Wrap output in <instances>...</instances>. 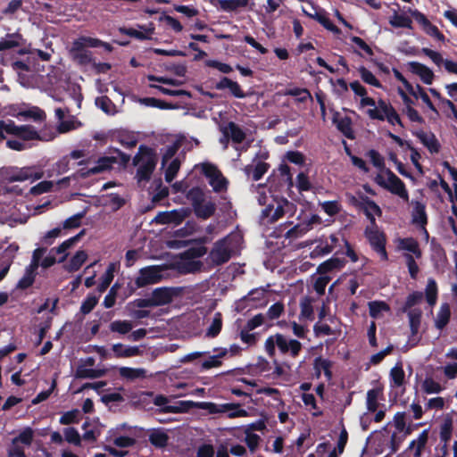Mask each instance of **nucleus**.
Returning <instances> with one entry per match:
<instances>
[{
	"label": "nucleus",
	"mask_w": 457,
	"mask_h": 457,
	"mask_svg": "<svg viewBox=\"0 0 457 457\" xmlns=\"http://www.w3.org/2000/svg\"><path fill=\"white\" fill-rule=\"evenodd\" d=\"M215 89L224 90L228 89L231 96L236 98H245L246 95L243 91L241 86L228 77H222L220 81L215 84Z\"/></svg>",
	"instance_id": "nucleus-18"
},
{
	"label": "nucleus",
	"mask_w": 457,
	"mask_h": 457,
	"mask_svg": "<svg viewBox=\"0 0 457 457\" xmlns=\"http://www.w3.org/2000/svg\"><path fill=\"white\" fill-rule=\"evenodd\" d=\"M100 45L99 39L90 37H79L72 42L70 54L78 64L87 65L91 63L92 53L87 47H97Z\"/></svg>",
	"instance_id": "nucleus-3"
},
{
	"label": "nucleus",
	"mask_w": 457,
	"mask_h": 457,
	"mask_svg": "<svg viewBox=\"0 0 457 457\" xmlns=\"http://www.w3.org/2000/svg\"><path fill=\"white\" fill-rule=\"evenodd\" d=\"M19 46V41L15 34H7L4 38L0 40V52L12 49Z\"/></svg>",
	"instance_id": "nucleus-64"
},
{
	"label": "nucleus",
	"mask_w": 457,
	"mask_h": 457,
	"mask_svg": "<svg viewBox=\"0 0 457 457\" xmlns=\"http://www.w3.org/2000/svg\"><path fill=\"white\" fill-rule=\"evenodd\" d=\"M415 136L420 142L428 149L431 154H437L440 151L441 145L432 132L426 133L423 130L417 131Z\"/></svg>",
	"instance_id": "nucleus-21"
},
{
	"label": "nucleus",
	"mask_w": 457,
	"mask_h": 457,
	"mask_svg": "<svg viewBox=\"0 0 457 457\" xmlns=\"http://www.w3.org/2000/svg\"><path fill=\"white\" fill-rule=\"evenodd\" d=\"M348 199L351 205L365 214L371 225L377 223L375 216H382V210L379 205L364 194L359 192L358 196L350 195Z\"/></svg>",
	"instance_id": "nucleus-4"
},
{
	"label": "nucleus",
	"mask_w": 457,
	"mask_h": 457,
	"mask_svg": "<svg viewBox=\"0 0 457 457\" xmlns=\"http://www.w3.org/2000/svg\"><path fill=\"white\" fill-rule=\"evenodd\" d=\"M438 287L436 281L430 278L428 279V283L425 289V296L428 303L430 306H434L437 301Z\"/></svg>",
	"instance_id": "nucleus-43"
},
{
	"label": "nucleus",
	"mask_w": 457,
	"mask_h": 457,
	"mask_svg": "<svg viewBox=\"0 0 457 457\" xmlns=\"http://www.w3.org/2000/svg\"><path fill=\"white\" fill-rule=\"evenodd\" d=\"M380 395H382V388L380 387H374L367 392L366 406L369 411H377L379 405L378 397Z\"/></svg>",
	"instance_id": "nucleus-40"
},
{
	"label": "nucleus",
	"mask_w": 457,
	"mask_h": 457,
	"mask_svg": "<svg viewBox=\"0 0 457 457\" xmlns=\"http://www.w3.org/2000/svg\"><path fill=\"white\" fill-rule=\"evenodd\" d=\"M351 89L354 92L356 96L361 97V106H375V100L371 97L367 96L366 88L358 81H353L349 84Z\"/></svg>",
	"instance_id": "nucleus-27"
},
{
	"label": "nucleus",
	"mask_w": 457,
	"mask_h": 457,
	"mask_svg": "<svg viewBox=\"0 0 457 457\" xmlns=\"http://www.w3.org/2000/svg\"><path fill=\"white\" fill-rule=\"evenodd\" d=\"M270 169V164L264 162H258L255 166L246 165L245 172L247 176L252 175L253 180H260Z\"/></svg>",
	"instance_id": "nucleus-29"
},
{
	"label": "nucleus",
	"mask_w": 457,
	"mask_h": 457,
	"mask_svg": "<svg viewBox=\"0 0 457 457\" xmlns=\"http://www.w3.org/2000/svg\"><path fill=\"white\" fill-rule=\"evenodd\" d=\"M148 440L154 447L164 448L168 445L169 436L164 431L154 429L150 433Z\"/></svg>",
	"instance_id": "nucleus-41"
},
{
	"label": "nucleus",
	"mask_w": 457,
	"mask_h": 457,
	"mask_svg": "<svg viewBox=\"0 0 457 457\" xmlns=\"http://www.w3.org/2000/svg\"><path fill=\"white\" fill-rule=\"evenodd\" d=\"M358 71L363 82L371 85L377 88H382L383 86L381 82L366 67H359Z\"/></svg>",
	"instance_id": "nucleus-49"
},
{
	"label": "nucleus",
	"mask_w": 457,
	"mask_h": 457,
	"mask_svg": "<svg viewBox=\"0 0 457 457\" xmlns=\"http://www.w3.org/2000/svg\"><path fill=\"white\" fill-rule=\"evenodd\" d=\"M87 259V253L83 251H78L70 260L65 269L69 272H75L79 270Z\"/></svg>",
	"instance_id": "nucleus-37"
},
{
	"label": "nucleus",
	"mask_w": 457,
	"mask_h": 457,
	"mask_svg": "<svg viewBox=\"0 0 457 457\" xmlns=\"http://www.w3.org/2000/svg\"><path fill=\"white\" fill-rule=\"evenodd\" d=\"M313 299L310 296H304L300 303V320H314V312L312 307Z\"/></svg>",
	"instance_id": "nucleus-39"
},
{
	"label": "nucleus",
	"mask_w": 457,
	"mask_h": 457,
	"mask_svg": "<svg viewBox=\"0 0 457 457\" xmlns=\"http://www.w3.org/2000/svg\"><path fill=\"white\" fill-rule=\"evenodd\" d=\"M36 275L37 270L33 269V266H27L24 275L16 285V288L20 290H26L30 287L35 282Z\"/></svg>",
	"instance_id": "nucleus-35"
},
{
	"label": "nucleus",
	"mask_w": 457,
	"mask_h": 457,
	"mask_svg": "<svg viewBox=\"0 0 457 457\" xmlns=\"http://www.w3.org/2000/svg\"><path fill=\"white\" fill-rule=\"evenodd\" d=\"M368 305L370 316L373 319L379 318L382 312L390 311V306L384 301H371Z\"/></svg>",
	"instance_id": "nucleus-46"
},
{
	"label": "nucleus",
	"mask_w": 457,
	"mask_h": 457,
	"mask_svg": "<svg viewBox=\"0 0 457 457\" xmlns=\"http://www.w3.org/2000/svg\"><path fill=\"white\" fill-rule=\"evenodd\" d=\"M177 294V289L174 287H157L153 290L151 299L154 307L165 305L171 303Z\"/></svg>",
	"instance_id": "nucleus-15"
},
{
	"label": "nucleus",
	"mask_w": 457,
	"mask_h": 457,
	"mask_svg": "<svg viewBox=\"0 0 457 457\" xmlns=\"http://www.w3.org/2000/svg\"><path fill=\"white\" fill-rule=\"evenodd\" d=\"M295 205L287 199L278 204L276 209L272 204H268L262 212L261 219L267 224H273L282 218L287 212L294 213Z\"/></svg>",
	"instance_id": "nucleus-8"
},
{
	"label": "nucleus",
	"mask_w": 457,
	"mask_h": 457,
	"mask_svg": "<svg viewBox=\"0 0 457 457\" xmlns=\"http://www.w3.org/2000/svg\"><path fill=\"white\" fill-rule=\"evenodd\" d=\"M195 408L207 411L211 414L234 411L228 414L229 418L246 417L248 414L245 410L240 408L238 403H224L218 405L212 402H194L190 400L178 401L173 405L164 406L162 409H159L158 412L174 414L187 413Z\"/></svg>",
	"instance_id": "nucleus-1"
},
{
	"label": "nucleus",
	"mask_w": 457,
	"mask_h": 457,
	"mask_svg": "<svg viewBox=\"0 0 457 457\" xmlns=\"http://www.w3.org/2000/svg\"><path fill=\"white\" fill-rule=\"evenodd\" d=\"M109 328L112 332H116L120 335H126L131 331L133 326L131 321L129 320H118L111 322Z\"/></svg>",
	"instance_id": "nucleus-50"
},
{
	"label": "nucleus",
	"mask_w": 457,
	"mask_h": 457,
	"mask_svg": "<svg viewBox=\"0 0 457 457\" xmlns=\"http://www.w3.org/2000/svg\"><path fill=\"white\" fill-rule=\"evenodd\" d=\"M277 346L281 353L286 354L289 353L293 358L297 357L302 350V344L298 340H287V337L280 333H277Z\"/></svg>",
	"instance_id": "nucleus-14"
},
{
	"label": "nucleus",
	"mask_w": 457,
	"mask_h": 457,
	"mask_svg": "<svg viewBox=\"0 0 457 457\" xmlns=\"http://www.w3.org/2000/svg\"><path fill=\"white\" fill-rule=\"evenodd\" d=\"M80 420V412L78 409H73L71 411L64 412L59 422L62 425H71V424H78Z\"/></svg>",
	"instance_id": "nucleus-57"
},
{
	"label": "nucleus",
	"mask_w": 457,
	"mask_h": 457,
	"mask_svg": "<svg viewBox=\"0 0 457 457\" xmlns=\"http://www.w3.org/2000/svg\"><path fill=\"white\" fill-rule=\"evenodd\" d=\"M158 20L161 22H164L168 27L171 28L177 33L181 32L183 29V26L177 19L165 13H162Z\"/></svg>",
	"instance_id": "nucleus-62"
},
{
	"label": "nucleus",
	"mask_w": 457,
	"mask_h": 457,
	"mask_svg": "<svg viewBox=\"0 0 457 457\" xmlns=\"http://www.w3.org/2000/svg\"><path fill=\"white\" fill-rule=\"evenodd\" d=\"M372 107V109L367 111V114L371 120H384V115L393 108L390 103L383 99H378V102L375 101V106Z\"/></svg>",
	"instance_id": "nucleus-22"
},
{
	"label": "nucleus",
	"mask_w": 457,
	"mask_h": 457,
	"mask_svg": "<svg viewBox=\"0 0 457 457\" xmlns=\"http://www.w3.org/2000/svg\"><path fill=\"white\" fill-rule=\"evenodd\" d=\"M54 113L56 119L59 120V124L57 127V130L59 133H67L76 129L74 116H71V118L67 120H63L65 115L70 113V109L68 107H58L54 110Z\"/></svg>",
	"instance_id": "nucleus-17"
},
{
	"label": "nucleus",
	"mask_w": 457,
	"mask_h": 457,
	"mask_svg": "<svg viewBox=\"0 0 457 457\" xmlns=\"http://www.w3.org/2000/svg\"><path fill=\"white\" fill-rule=\"evenodd\" d=\"M305 3L307 4V6H303V12L306 16L316 20L326 29L335 34L341 33L340 29L330 21V19L328 17L327 12L323 9L315 6L314 2Z\"/></svg>",
	"instance_id": "nucleus-9"
},
{
	"label": "nucleus",
	"mask_w": 457,
	"mask_h": 457,
	"mask_svg": "<svg viewBox=\"0 0 457 457\" xmlns=\"http://www.w3.org/2000/svg\"><path fill=\"white\" fill-rule=\"evenodd\" d=\"M0 175L9 182L37 180L43 177L42 171H37L34 167H5L0 170Z\"/></svg>",
	"instance_id": "nucleus-7"
},
{
	"label": "nucleus",
	"mask_w": 457,
	"mask_h": 457,
	"mask_svg": "<svg viewBox=\"0 0 457 457\" xmlns=\"http://www.w3.org/2000/svg\"><path fill=\"white\" fill-rule=\"evenodd\" d=\"M223 133L226 137L229 136L231 140L236 144H241L245 138L244 130L233 121L228 122Z\"/></svg>",
	"instance_id": "nucleus-30"
},
{
	"label": "nucleus",
	"mask_w": 457,
	"mask_h": 457,
	"mask_svg": "<svg viewBox=\"0 0 457 457\" xmlns=\"http://www.w3.org/2000/svg\"><path fill=\"white\" fill-rule=\"evenodd\" d=\"M157 154L150 146L140 145L138 151L132 159V165L137 166L135 179L137 182L150 180L157 164Z\"/></svg>",
	"instance_id": "nucleus-2"
},
{
	"label": "nucleus",
	"mask_w": 457,
	"mask_h": 457,
	"mask_svg": "<svg viewBox=\"0 0 457 457\" xmlns=\"http://www.w3.org/2000/svg\"><path fill=\"white\" fill-rule=\"evenodd\" d=\"M99 301V296L95 294H88L83 300L80 306V312L84 315L90 313Z\"/></svg>",
	"instance_id": "nucleus-54"
},
{
	"label": "nucleus",
	"mask_w": 457,
	"mask_h": 457,
	"mask_svg": "<svg viewBox=\"0 0 457 457\" xmlns=\"http://www.w3.org/2000/svg\"><path fill=\"white\" fill-rule=\"evenodd\" d=\"M407 66L408 70L411 73L418 75L423 83L427 85L432 84L435 75L428 66L415 61L409 62Z\"/></svg>",
	"instance_id": "nucleus-16"
},
{
	"label": "nucleus",
	"mask_w": 457,
	"mask_h": 457,
	"mask_svg": "<svg viewBox=\"0 0 457 457\" xmlns=\"http://www.w3.org/2000/svg\"><path fill=\"white\" fill-rule=\"evenodd\" d=\"M201 173L208 179L215 193H222L228 190V180L215 164L203 162L201 164Z\"/></svg>",
	"instance_id": "nucleus-6"
},
{
	"label": "nucleus",
	"mask_w": 457,
	"mask_h": 457,
	"mask_svg": "<svg viewBox=\"0 0 457 457\" xmlns=\"http://www.w3.org/2000/svg\"><path fill=\"white\" fill-rule=\"evenodd\" d=\"M406 312H407L408 318H409V325H410L411 335L415 336L418 334L420 327L422 312L420 309L415 308V309L410 310Z\"/></svg>",
	"instance_id": "nucleus-42"
},
{
	"label": "nucleus",
	"mask_w": 457,
	"mask_h": 457,
	"mask_svg": "<svg viewBox=\"0 0 457 457\" xmlns=\"http://www.w3.org/2000/svg\"><path fill=\"white\" fill-rule=\"evenodd\" d=\"M364 236L371 249L380 256V259L385 262L388 261V253L386 249V236L385 232L379 230L377 224H370L365 228Z\"/></svg>",
	"instance_id": "nucleus-5"
},
{
	"label": "nucleus",
	"mask_w": 457,
	"mask_h": 457,
	"mask_svg": "<svg viewBox=\"0 0 457 457\" xmlns=\"http://www.w3.org/2000/svg\"><path fill=\"white\" fill-rule=\"evenodd\" d=\"M112 350L117 358H128L140 354V350L137 346L125 347L121 343L114 344Z\"/></svg>",
	"instance_id": "nucleus-32"
},
{
	"label": "nucleus",
	"mask_w": 457,
	"mask_h": 457,
	"mask_svg": "<svg viewBox=\"0 0 457 457\" xmlns=\"http://www.w3.org/2000/svg\"><path fill=\"white\" fill-rule=\"evenodd\" d=\"M411 221L413 224L420 226L422 229H424L425 234L427 237H428V233L425 228V226L428 223V216L426 212V207L425 205L416 201L413 203V210L411 212Z\"/></svg>",
	"instance_id": "nucleus-19"
},
{
	"label": "nucleus",
	"mask_w": 457,
	"mask_h": 457,
	"mask_svg": "<svg viewBox=\"0 0 457 457\" xmlns=\"http://www.w3.org/2000/svg\"><path fill=\"white\" fill-rule=\"evenodd\" d=\"M180 167L179 159H173L165 170L164 178L166 182L170 183L176 178Z\"/></svg>",
	"instance_id": "nucleus-63"
},
{
	"label": "nucleus",
	"mask_w": 457,
	"mask_h": 457,
	"mask_svg": "<svg viewBox=\"0 0 457 457\" xmlns=\"http://www.w3.org/2000/svg\"><path fill=\"white\" fill-rule=\"evenodd\" d=\"M65 440L72 444L74 445H81V437L78 430L73 427H69L64 428L63 430Z\"/></svg>",
	"instance_id": "nucleus-61"
},
{
	"label": "nucleus",
	"mask_w": 457,
	"mask_h": 457,
	"mask_svg": "<svg viewBox=\"0 0 457 457\" xmlns=\"http://www.w3.org/2000/svg\"><path fill=\"white\" fill-rule=\"evenodd\" d=\"M423 299V293L420 291H413L410 294L402 308L403 312L412 310V307L421 303Z\"/></svg>",
	"instance_id": "nucleus-53"
},
{
	"label": "nucleus",
	"mask_w": 457,
	"mask_h": 457,
	"mask_svg": "<svg viewBox=\"0 0 457 457\" xmlns=\"http://www.w3.org/2000/svg\"><path fill=\"white\" fill-rule=\"evenodd\" d=\"M451 319V308L449 303H444L441 304L437 312L436 319L435 320V326L437 329L442 330L446 327Z\"/></svg>",
	"instance_id": "nucleus-31"
},
{
	"label": "nucleus",
	"mask_w": 457,
	"mask_h": 457,
	"mask_svg": "<svg viewBox=\"0 0 457 457\" xmlns=\"http://www.w3.org/2000/svg\"><path fill=\"white\" fill-rule=\"evenodd\" d=\"M187 197L191 202L193 208H195V206H198L201 203L204 202V193L198 187L191 188L188 191Z\"/></svg>",
	"instance_id": "nucleus-58"
},
{
	"label": "nucleus",
	"mask_w": 457,
	"mask_h": 457,
	"mask_svg": "<svg viewBox=\"0 0 457 457\" xmlns=\"http://www.w3.org/2000/svg\"><path fill=\"white\" fill-rule=\"evenodd\" d=\"M187 211L185 209L172 210L170 212H160L154 217V221L157 224H175L179 225L187 217Z\"/></svg>",
	"instance_id": "nucleus-13"
},
{
	"label": "nucleus",
	"mask_w": 457,
	"mask_h": 457,
	"mask_svg": "<svg viewBox=\"0 0 457 457\" xmlns=\"http://www.w3.org/2000/svg\"><path fill=\"white\" fill-rule=\"evenodd\" d=\"M414 97L416 99L420 98L429 110H431L433 112H435L437 115L439 114L437 109L432 103V101L429 98L428 95L427 94L426 90L419 84H417L416 96H414Z\"/></svg>",
	"instance_id": "nucleus-59"
},
{
	"label": "nucleus",
	"mask_w": 457,
	"mask_h": 457,
	"mask_svg": "<svg viewBox=\"0 0 457 457\" xmlns=\"http://www.w3.org/2000/svg\"><path fill=\"white\" fill-rule=\"evenodd\" d=\"M295 186L300 193L311 191L312 189V185L309 179V177L304 172H300L296 176Z\"/></svg>",
	"instance_id": "nucleus-60"
},
{
	"label": "nucleus",
	"mask_w": 457,
	"mask_h": 457,
	"mask_svg": "<svg viewBox=\"0 0 457 457\" xmlns=\"http://www.w3.org/2000/svg\"><path fill=\"white\" fill-rule=\"evenodd\" d=\"M162 280L161 269L158 266H148L139 270L138 277L135 279L137 288L158 283Z\"/></svg>",
	"instance_id": "nucleus-10"
},
{
	"label": "nucleus",
	"mask_w": 457,
	"mask_h": 457,
	"mask_svg": "<svg viewBox=\"0 0 457 457\" xmlns=\"http://www.w3.org/2000/svg\"><path fill=\"white\" fill-rule=\"evenodd\" d=\"M387 176V187L386 189L390 193L398 195L405 202L409 201V193L406 189L405 184L391 170L386 169L385 171Z\"/></svg>",
	"instance_id": "nucleus-11"
},
{
	"label": "nucleus",
	"mask_w": 457,
	"mask_h": 457,
	"mask_svg": "<svg viewBox=\"0 0 457 457\" xmlns=\"http://www.w3.org/2000/svg\"><path fill=\"white\" fill-rule=\"evenodd\" d=\"M86 234V229H82L80 232H79L74 237H70L69 239L63 241L59 246L54 247L51 249V253H63V255L59 259V262H62L67 258L66 251L71 248L72 245H74L77 242H79L81 237Z\"/></svg>",
	"instance_id": "nucleus-20"
},
{
	"label": "nucleus",
	"mask_w": 457,
	"mask_h": 457,
	"mask_svg": "<svg viewBox=\"0 0 457 457\" xmlns=\"http://www.w3.org/2000/svg\"><path fill=\"white\" fill-rule=\"evenodd\" d=\"M114 270H115V264L110 263L107 267L106 271L101 278V282L97 286V289L100 293L104 292L111 285V283L114 278V275H113Z\"/></svg>",
	"instance_id": "nucleus-48"
},
{
	"label": "nucleus",
	"mask_w": 457,
	"mask_h": 457,
	"mask_svg": "<svg viewBox=\"0 0 457 457\" xmlns=\"http://www.w3.org/2000/svg\"><path fill=\"white\" fill-rule=\"evenodd\" d=\"M109 154L110 155H107V158L112 167L114 164H118L120 168H126L130 161V155L123 153L120 149L111 148Z\"/></svg>",
	"instance_id": "nucleus-28"
},
{
	"label": "nucleus",
	"mask_w": 457,
	"mask_h": 457,
	"mask_svg": "<svg viewBox=\"0 0 457 457\" xmlns=\"http://www.w3.org/2000/svg\"><path fill=\"white\" fill-rule=\"evenodd\" d=\"M334 122H336L337 129L348 139L354 138V133L352 128V120L349 117H344L338 120L334 119Z\"/></svg>",
	"instance_id": "nucleus-45"
},
{
	"label": "nucleus",
	"mask_w": 457,
	"mask_h": 457,
	"mask_svg": "<svg viewBox=\"0 0 457 457\" xmlns=\"http://www.w3.org/2000/svg\"><path fill=\"white\" fill-rule=\"evenodd\" d=\"M104 375V371L102 370L87 369L84 366H79L75 373L77 378H98Z\"/></svg>",
	"instance_id": "nucleus-47"
},
{
	"label": "nucleus",
	"mask_w": 457,
	"mask_h": 457,
	"mask_svg": "<svg viewBox=\"0 0 457 457\" xmlns=\"http://www.w3.org/2000/svg\"><path fill=\"white\" fill-rule=\"evenodd\" d=\"M222 328V315L220 312H216L213 316L212 321L207 329L206 336L210 337H216Z\"/></svg>",
	"instance_id": "nucleus-51"
},
{
	"label": "nucleus",
	"mask_w": 457,
	"mask_h": 457,
	"mask_svg": "<svg viewBox=\"0 0 457 457\" xmlns=\"http://www.w3.org/2000/svg\"><path fill=\"white\" fill-rule=\"evenodd\" d=\"M34 431L31 428H25L16 437L12 440V445L21 443L25 445H30L33 441Z\"/></svg>",
	"instance_id": "nucleus-56"
},
{
	"label": "nucleus",
	"mask_w": 457,
	"mask_h": 457,
	"mask_svg": "<svg viewBox=\"0 0 457 457\" xmlns=\"http://www.w3.org/2000/svg\"><path fill=\"white\" fill-rule=\"evenodd\" d=\"M405 373L401 362H397L390 370V384L393 387H400L404 384Z\"/></svg>",
	"instance_id": "nucleus-38"
},
{
	"label": "nucleus",
	"mask_w": 457,
	"mask_h": 457,
	"mask_svg": "<svg viewBox=\"0 0 457 457\" xmlns=\"http://www.w3.org/2000/svg\"><path fill=\"white\" fill-rule=\"evenodd\" d=\"M429 429H424L418 436L417 439L412 440L404 453L414 450L417 457H421L422 452L425 449L428 441Z\"/></svg>",
	"instance_id": "nucleus-24"
},
{
	"label": "nucleus",
	"mask_w": 457,
	"mask_h": 457,
	"mask_svg": "<svg viewBox=\"0 0 457 457\" xmlns=\"http://www.w3.org/2000/svg\"><path fill=\"white\" fill-rule=\"evenodd\" d=\"M389 23L394 28L412 29L411 19L404 12L399 13L396 10H395L393 16L390 18Z\"/></svg>",
	"instance_id": "nucleus-36"
},
{
	"label": "nucleus",
	"mask_w": 457,
	"mask_h": 457,
	"mask_svg": "<svg viewBox=\"0 0 457 457\" xmlns=\"http://www.w3.org/2000/svg\"><path fill=\"white\" fill-rule=\"evenodd\" d=\"M18 137L29 141L39 138L38 132L30 125H21L17 135Z\"/></svg>",
	"instance_id": "nucleus-52"
},
{
	"label": "nucleus",
	"mask_w": 457,
	"mask_h": 457,
	"mask_svg": "<svg viewBox=\"0 0 457 457\" xmlns=\"http://www.w3.org/2000/svg\"><path fill=\"white\" fill-rule=\"evenodd\" d=\"M332 361L328 359H324L321 356H318L313 361V369L315 371V377L317 378H320V369H323L324 375L328 381L331 380L333 378V373L331 370Z\"/></svg>",
	"instance_id": "nucleus-23"
},
{
	"label": "nucleus",
	"mask_w": 457,
	"mask_h": 457,
	"mask_svg": "<svg viewBox=\"0 0 457 457\" xmlns=\"http://www.w3.org/2000/svg\"><path fill=\"white\" fill-rule=\"evenodd\" d=\"M346 261L342 258L332 257L322 263L317 268V272L320 275L327 274L335 270H340L345 267Z\"/></svg>",
	"instance_id": "nucleus-25"
},
{
	"label": "nucleus",
	"mask_w": 457,
	"mask_h": 457,
	"mask_svg": "<svg viewBox=\"0 0 457 457\" xmlns=\"http://www.w3.org/2000/svg\"><path fill=\"white\" fill-rule=\"evenodd\" d=\"M308 224H304V222L298 223L288 229L285 237L289 239H295L303 237L309 231Z\"/></svg>",
	"instance_id": "nucleus-55"
},
{
	"label": "nucleus",
	"mask_w": 457,
	"mask_h": 457,
	"mask_svg": "<svg viewBox=\"0 0 457 457\" xmlns=\"http://www.w3.org/2000/svg\"><path fill=\"white\" fill-rule=\"evenodd\" d=\"M119 374L121 378L129 381H134L146 377V371L142 368L120 367L119 369Z\"/></svg>",
	"instance_id": "nucleus-33"
},
{
	"label": "nucleus",
	"mask_w": 457,
	"mask_h": 457,
	"mask_svg": "<svg viewBox=\"0 0 457 457\" xmlns=\"http://www.w3.org/2000/svg\"><path fill=\"white\" fill-rule=\"evenodd\" d=\"M139 103L145 106L158 108L161 110H171L176 108L174 104L154 97L140 98Z\"/></svg>",
	"instance_id": "nucleus-44"
},
{
	"label": "nucleus",
	"mask_w": 457,
	"mask_h": 457,
	"mask_svg": "<svg viewBox=\"0 0 457 457\" xmlns=\"http://www.w3.org/2000/svg\"><path fill=\"white\" fill-rule=\"evenodd\" d=\"M209 257L214 265H221L229 261L230 250L226 246V239L222 238L215 242L210 252Z\"/></svg>",
	"instance_id": "nucleus-12"
},
{
	"label": "nucleus",
	"mask_w": 457,
	"mask_h": 457,
	"mask_svg": "<svg viewBox=\"0 0 457 457\" xmlns=\"http://www.w3.org/2000/svg\"><path fill=\"white\" fill-rule=\"evenodd\" d=\"M399 249L405 250L411 253L416 258L420 259L422 256V252L420 248L419 242L413 237H404L399 239Z\"/></svg>",
	"instance_id": "nucleus-26"
},
{
	"label": "nucleus",
	"mask_w": 457,
	"mask_h": 457,
	"mask_svg": "<svg viewBox=\"0 0 457 457\" xmlns=\"http://www.w3.org/2000/svg\"><path fill=\"white\" fill-rule=\"evenodd\" d=\"M194 212L197 218L207 220L212 217L216 211V204L209 201L207 203H201L198 206L193 208Z\"/></svg>",
	"instance_id": "nucleus-34"
}]
</instances>
